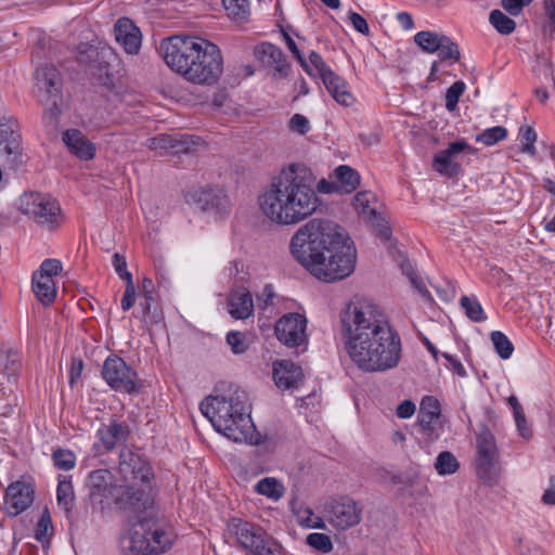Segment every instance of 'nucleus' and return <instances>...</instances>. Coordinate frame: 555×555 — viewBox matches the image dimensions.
Returning a JSON list of instances; mask_svg holds the SVG:
<instances>
[{"mask_svg":"<svg viewBox=\"0 0 555 555\" xmlns=\"http://www.w3.org/2000/svg\"><path fill=\"white\" fill-rule=\"evenodd\" d=\"M340 333L351 361L363 372L393 369L401 357V339L384 311L367 299H353L340 313Z\"/></svg>","mask_w":555,"mask_h":555,"instance_id":"f257e3e1","label":"nucleus"},{"mask_svg":"<svg viewBox=\"0 0 555 555\" xmlns=\"http://www.w3.org/2000/svg\"><path fill=\"white\" fill-rule=\"evenodd\" d=\"M291 251L317 279L331 283L349 276L357 261L353 242L331 220L312 219L291 240Z\"/></svg>","mask_w":555,"mask_h":555,"instance_id":"f03ea898","label":"nucleus"},{"mask_svg":"<svg viewBox=\"0 0 555 555\" xmlns=\"http://www.w3.org/2000/svg\"><path fill=\"white\" fill-rule=\"evenodd\" d=\"M258 202L263 215L280 225L298 224L321 205L312 172L304 164L284 167L259 195Z\"/></svg>","mask_w":555,"mask_h":555,"instance_id":"7ed1b4c3","label":"nucleus"},{"mask_svg":"<svg viewBox=\"0 0 555 555\" xmlns=\"http://www.w3.org/2000/svg\"><path fill=\"white\" fill-rule=\"evenodd\" d=\"M159 52L172 70L195 85L212 86L223 73L219 47L201 37L171 36L162 40Z\"/></svg>","mask_w":555,"mask_h":555,"instance_id":"20e7f679","label":"nucleus"},{"mask_svg":"<svg viewBox=\"0 0 555 555\" xmlns=\"http://www.w3.org/2000/svg\"><path fill=\"white\" fill-rule=\"evenodd\" d=\"M129 503L130 508L141 512L139 527L147 537L150 554H160L170 548L173 541L172 533L159 524L149 495L144 491H133Z\"/></svg>","mask_w":555,"mask_h":555,"instance_id":"39448f33","label":"nucleus"},{"mask_svg":"<svg viewBox=\"0 0 555 555\" xmlns=\"http://www.w3.org/2000/svg\"><path fill=\"white\" fill-rule=\"evenodd\" d=\"M472 427L476 433L475 473L485 485L493 486L498 482L501 472L495 438L482 422L472 424Z\"/></svg>","mask_w":555,"mask_h":555,"instance_id":"423d86ee","label":"nucleus"},{"mask_svg":"<svg viewBox=\"0 0 555 555\" xmlns=\"http://www.w3.org/2000/svg\"><path fill=\"white\" fill-rule=\"evenodd\" d=\"M230 535L241 548L253 555H283L282 545L262 528L241 518H232L228 524Z\"/></svg>","mask_w":555,"mask_h":555,"instance_id":"0eeeda50","label":"nucleus"},{"mask_svg":"<svg viewBox=\"0 0 555 555\" xmlns=\"http://www.w3.org/2000/svg\"><path fill=\"white\" fill-rule=\"evenodd\" d=\"M35 78L39 90L44 92L46 99H41V102L47 106L43 121L51 130H56L59 116L62 113L60 73L53 65L47 64L36 70Z\"/></svg>","mask_w":555,"mask_h":555,"instance_id":"6e6552de","label":"nucleus"},{"mask_svg":"<svg viewBox=\"0 0 555 555\" xmlns=\"http://www.w3.org/2000/svg\"><path fill=\"white\" fill-rule=\"evenodd\" d=\"M21 210L38 225L49 231L63 222L60 204L48 194L37 192L24 194L21 197Z\"/></svg>","mask_w":555,"mask_h":555,"instance_id":"1a4fd4ad","label":"nucleus"},{"mask_svg":"<svg viewBox=\"0 0 555 555\" xmlns=\"http://www.w3.org/2000/svg\"><path fill=\"white\" fill-rule=\"evenodd\" d=\"M104 380L116 391L138 393L142 382L137 372L117 356L106 358L102 367Z\"/></svg>","mask_w":555,"mask_h":555,"instance_id":"9d476101","label":"nucleus"},{"mask_svg":"<svg viewBox=\"0 0 555 555\" xmlns=\"http://www.w3.org/2000/svg\"><path fill=\"white\" fill-rule=\"evenodd\" d=\"M310 63L313 66L312 76H319L322 79L326 90L338 104L351 106L354 103L356 99L345 79L334 73L319 53L310 52Z\"/></svg>","mask_w":555,"mask_h":555,"instance_id":"9b49d317","label":"nucleus"},{"mask_svg":"<svg viewBox=\"0 0 555 555\" xmlns=\"http://www.w3.org/2000/svg\"><path fill=\"white\" fill-rule=\"evenodd\" d=\"M214 429L234 442L259 444L261 435L253 418H206Z\"/></svg>","mask_w":555,"mask_h":555,"instance_id":"f8f14e48","label":"nucleus"},{"mask_svg":"<svg viewBox=\"0 0 555 555\" xmlns=\"http://www.w3.org/2000/svg\"><path fill=\"white\" fill-rule=\"evenodd\" d=\"M113 476L107 469H96L89 474L88 486L91 495H101L105 499H113L120 505L130 507V498L133 491H142L134 487L113 486Z\"/></svg>","mask_w":555,"mask_h":555,"instance_id":"ddd939ff","label":"nucleus"},{"mask_svg":"<svg viewBox=\"0 0 555 555\" xmlns=\"http://www.w3.org/2000/svg\"><path fill=\"white\" fill-rule=\"evenodd\" d=\"M327 521L337 529H348L361 521L362 508L349 498L331 501L325 509Z\"/></svg>","mask_w":555,"mask_h":555,"instance_id":"4468645a","label":"nucleus"},{"mask_svg":"<svg viewBox=\"0 0 555 555\" xmlns=\"http://www.w3.org/2000/svg\"><path fill=\"white\" fill-rule=\"evenodd\" d=\"M307 320L300 313L283 315L275 324L278 339L287 347H298L307 341Z\"/></svg>","mask_w":555,"mask_h":555,"instance_id":"2eb2a0df","label":"nucleus"},{"mask_svg":"<svg viewBox=\"0 0 555 555\" xmlns=\"http://www.w3.org/2000/svg\"><path fill=\"white\" fill-rule=\"evenodd\" d=\"M119 472L125 479L149 482L152 475L149 463L133 449L125 447L119 454Z\"/></svg>","mask_w":555,"mask_h":555,"instance_id":"dca6fc26","label":"nucleus"},{"mask_svg":"<svg viewBox=\"0 0 555 555\" xmlns=\"http://www.w3.org/2000/svg\"><path fill=\"white\" fill-rule=\"evenodd\" d=\"M254 54L264 66L273 68L274 78L282 79L288 76L291 64L283 51L275 44L262 42L255 47Z\"/></svg>","mask_w":555,"mask_h":555,"instance_id":"f3484780","label":"nucleus"},{"mask_svg":"<svg viewBox=\"0 0 555 555\" xmlns=\"http://www.w3.org/2000/svg\"><path fill=\"white\" fill-rule=\"evenodd\" d=\"M474 151L465 140L452 142L446 150L435 155L434 167L441 175L448 177L457 176L461 171V166L455 162L456 156L463 152L473 153Z\"/></svg>","mask_w":555,"mask_h":555,"instance_id":"a211bd4d","label":"nucleus"},{"mask_svg":"<svg viewBox=\"0 0 555 555\" xmlns=\"http://www.w3.org/2000/svg\"><path fill=\"white\" fill-rule=\"evenodd\" d=\"M18 129V121L13 116L0 118V153L12 157V163H17L21 156Z\"/></svg>","mask_w":555,"mask_h":555,"instance_id":"6ab92c4d","label":"nucleus"},{"mask_svg":"<svg viewBox=\"0 0 555 555\" xmlns=\"http://www.w3.org/2000/svg\"><path fill=\"white\" fill-rule=\"evenodd\" d=\"M34 501V490L30 485L16 481L7 489L5 508L7 512L16 516L27 509Z\"/></svg>","mask_w":555,"mask_h":555,"instance_id":"aec40b11","label":"nucleus"},{"mask_svg":"<svg viewBox=\"0 0 555 555\" xmlns=\"http://www.w3.org/2000/svg\"><path fill=\"white\" fill-rule=\"evenodd\" d=\"M114 33L116 41L128 54H137L140 51L141 31L130 18H119L114 26Z\"/></svg>","mask_w":555,"mask_h":555,"instance_id":"412c9836","label":"nucleus"},{"mask_svg":"<svg viewBox=\"0 0 555 555\" xmlns=\"http://www.w3.org/2000/svg\"><path fill=\"white\" fill-rule=\"evenodd\" d=\"M69 152L80 160H91L96 153L95 144L92 143L80 130L67 129L62 138Z\"/></svg>","mask_w":555,"mask_h":555,"instance_id":"4be33fe9","label":"nucleus"},{"mask_svg":"<svg viewBox=\"0 0 555 555\" xmlns=\"http://www.w3.org/2000/svg\"><path fill=\"white\" fill-rule=\"evenodd\" d=\"M302 378L301 369L293 362L280 361L273 365V379L278 388L292 389Z\"/></svg>","mask_w":555,"mask_h":555,"instance_id":"5701e85b","label":"nucleus"},{"mask_svg":"<svg viewBox=\"0 0 555 555\" xmlns=\"http://www.w3.org/2000/svg\"><path fill=\"white\" fill-rule=\"evenodd\" d=\"M147 537L139 527V521L133 526L132 530L124 535L119 541L122 555H147L149 552Z\"/></svg>","mask_w":555,"mask_h":555,"instance_id":"b1692460","label":"nucleus"},{"mask_svg":"<svg viewBox=\"0 0 555 555\" xmlns=\"http://www.w3.org/2000/svg\"><path fill=\"white\" fill-rule=\"evenodd\" d=\"M129 427L125 422L111 420L108 424H104L99 430V437L104 448L109 451L116 444L125 442L129 436Z\"/></svg>","mask_w":555,"mask_h":555,"instance_id":"393cba45","label":"nucleus"},{"mask_svg":"<svg viewBox=\"0 0 555 555\" xmlns=\"http://www.w3.org/2000/svg\"><path fill=\"white\" fill-rule=\"evenodd\" d=\"M228 306L232 318L247 319L254 311L251 294L247 289L232 292L229 296Z\"/></svg>","mask_w":555,"mask_h":555,"instance_id":"a878e982","label":"nucleus"},{"mask_svg":"<svg viewBox=\"0 0 555 555\" xmlns=\"http://www.w3.org/2000/svg\"><path fill=\"white\" fill-rule=\"evenodd\" d=\"M186 202L202 211L216 207L217 195L211 188H196L186 194Z\"/></svg>","mask_w":555,"mask_h":555,"instance_id":"bb28decb","label":"nucleus"},{"mask_svg":"<svg viewBox=\"0 0 555 555\" xmlns=\"http://www.w3.org/2000/svg\"><path fill=\"white\" fill-rule=\"evenodd\" d=\"M33 291L36 298L43 305L49 306L54 302L56 297V287L53 280L48 278L33 275Z\"/></svg>","mask_w":555,"mask_h":555,"instance_id":"cd10ccee","label":"nucleus"},{"mask_svg":"<svg viewBox=\"0 0 555 555\" xmlns=\"http://www.w3.org/2000/svg\"><path fill=\"white\" fill-rule=\"evenodd\" d=\"M227 416H251V402L243 390H235L228 402Z\"/></svg>","mask_w":555,"mask_h":555,"instance_id":"c85d7f7f","label":"nucleus"},{"mask_svg":"<svg viewBox=\"0 0 555 555\" xmlns=\"http://www.w3.org/2000/svg\"><path fill=\"white\" fill-rule=\"evenodd\" d=\"M390 476V483L399 486V490L404 492L414 487L420 479V470L417 466H410L402 473L385 472Z\"/></svg>","mask_w":555,"mask_h":555,"instance_id":"c756f323","label":"nucleus"},{"mask_svg":"<svg viewBox=\"0 0 555 555\" xmlns=\"http://www.w3.org/2000/svg\"><path fill=\"white\" fill-rule=\"evenodd\" d=\"M335 176L339 190L345 193L354 191L360 184L359 173L347 165H341L336 168Z\"/></svg>","mask_w":555,"mask_h":555,"instance_id":"7c9ffc66","label":"nucleus"},{"mask_svg":"<svg viewBox=\"0 0 555 555\" xmlns=\"http://www.w3.org/2000/svg\"><path fill=\"white\" fill-rule=\"evenodd\" d=\"M22 367L18 356L11 351H0V375L10 382L15 379Z\"/></svg>","mask_w":555,"mask_h":555,"instance_id":"2f4dec72","label":"nucleus"},{"mask_svg":"<svg viewBox=\"0 0 555 555\" xmlns=\"http://www.w3.org/2000/svg\"><path fill=\"white\" fill-rule=\"evenodd\" d=\"M443 37V34H438L429 30H422L414 36V42L424 52L433 54L437 52Z\"/></svg>","mask_w":555,"mask_h":555,"instance_id":"473e14b6","label":"nucleus"},{"mask_svg":"<svg viewBox=\"0 0 555 555\" xmlns=\"http://www.w3.org/2000/svg\"><path fill=\"white\" fill-rule=\"evenodd\" d=\"M256 491L273 501L280 500L284 494V487L275 478L266 477L257 482Z\"/></svg>","mask_w":555,"mask_h":555,"instance_id":"72a5a7b5","label":"nucleus"},{"mask_svg":"<svg viewBox=\"0 0 555 555\" xmlns=\"http://www.w3.org/2000/svg\"><path fill=\"white\" fill-rule=\"evenodd\" d=\"M375 195L367 191L359 192L354 196L353 206L364 220L372 219L377 214L376 209L371 207V203L375 202Z\"/></svg>","mask_w":555,"mask_h":555,"instance_id":"f704fd0d","label":"nucleus"},{"mask_svg":"<svg viewBox=\"0 0 555 555\" xmlns=\"http://www.w3.org/2000/svg\"><path fill=\"white\" fill-rule=\"evenodd\" d=\"M57 504L63 507L66 513H69L75 501V493L73 485L69 479L64 477L59 480L56 489Z\"/></svg>","mask_w":555,"mask_h":555,"instance_id":"c9c22d12","label":"nucleus"},{"mask_svg":"<svg viewBox=\"0 0 555 555\" xmlns=\"http://www.w3.org/2000/svg\"><path fill=\"white\" fill-rule=\"evenodd\" d=\"M228 401L224 397L207 396L199 404V410L203 416H216L222 411L227 412Z\"/></svg>","mask_w":555,"mask_h":555,"instance_id":"e433bc0d","label":"nucleus"},{"mask_svg":"<svg viewBox=\"0 0 555 555\" xmlns=\"http://www.w3.org/2000/svg\"><path fill=\"white\" fill-rule=\"evenodd\" d=\"M461 307L469 320L478 323L487 320V315L476 297L463 296Z\"/></svg>","mask_w":555,"mask_h":555,"instance_id":"4c0bfd02","label":"nucleus"},{"mask_svg":"<svg viewBox=\"0 0 555 555\" xmlns=\"http://www.w3.org/2000/svg\"><path fill=\"white\" fill-rule=\"evenodd\" d=\"M228 15L237 22L246 21L249 14L248 0H222Z\"/></svg>","mask_w":555,"mask_h":555,"instance_id":"58836bf2","label":"nucleus"},{"mask_svg":"<svg viewBox=\"0 0 555 555\" xmlns=\"http://www.w3.org/2000/svg\"><path fill=\"white\" fill-rule=\"evenodd\" d=\"M54 528L52 525V519L49 511L46 508L37 522L36 529H35V539L38 542H41L43 545L46 543H49L52 534H53Z\"/></svg>","mask_w":555,"mask_h":555,"instance_id":"ea45409f","label":"nucleus"},{"mask_svg":"<svg viewBox=\"0 0 555 555\" xmlns=\"http://www.w3.org/2000/svg\"><path fill=\"white\" fill-rule=\"evenodd\" d=\"M198 144V139L195 140L193 137L188 134L172 135L170 153L175 155L191 153L195 151V146Z\"/></svg>","mask_w":555,"mask_h":555,"instance_id":"a19ab883","label":"nucleus"},{"mask_svg":"<svg viewBox=\"0 0 555 555\" xmlns=\"http://www.w3.org/2000/svg\"><path fill=\"white\" fill-rule=\"evenodd\" d=\"M489 21L491 25L503 35H509L515 30L516 23L500 10H493L490 13Z\"/></svg>","mask_w":555,"mask_h":555,"instance_id":"79ce46f5","label":"nucleus"},{"mask_svg":"<svg viewBox=\"0 0 555 555\" xmlns=\"http://www.w3.org/2000/svg\"><path fill=\"white\" fill-rule=\"evenodd\" d=\"M436 53H438L441 61H451L455 63L461 59L459 46L447 35L442 38Z\"/></svg>","mask_w":555,"mask_h":555,"instance_id":"37998d69","label":"nucleus"},{"mask_svg":"<svg viewBox=\"0 0 555 555\" xmlns=\"http://www.w3.org/2000/svg\"><path fill=\"white\" fill-rule=\"evenodd\" d=\"M459 466L456 457L449 451L441 452L435 463V468L439 475L454 474Z\"/></svg>","mask_w":555,"mask_h":555,"instance_id":"c03bdc74","label":"nucleus"},{"mask_svg":"<svg viewBox=\"0 0 555 555\" xmlns=\"http://www.w3.org/2000/svg\"><path fill=\"white\" fill-rule=\"evenodd\" d=\"M491 341L494 346L496 353L502 359L506 360L512 356L514 351V346L504 333L500 331L492 332Z\"/></svg>","mask_w":555,"mask_h":555,"instance_id":"a18cd8bd","label":"nucleus"},{"mask_svg":"<svg viewBox=\"0 0 555 555\" xmlns=\"http://www.w3.org/2000/svg\"><path fill=\"white\" fill-rule=\"evenodd\" d=\"M416 427L421 434L425 435L428 439L434 440L440 436L443 424L441 418H421L416 423Z\"/></svg>","mask_w":555,"mask_h":555,"instance_id":"49530a36","label":"nucleus"},{"mask_svg":"<svg viewBox=\"0 0 555 555\" xmlns=\"http://www.w3.org/2000/svg\"><path fill=\"white\" fill-rule=\"evenodd\" d=\"M507 137V130L502 126H495L483 130L476 137V141L487 146L496 144Z\"/></svg>","mask_w":555,"mask_h":555,"instance_id":"de8ad7c7","label":"nucleus"},{"mask_svg":"<svg viewBox=\"0 0 555 555\" xmlns=\"http://www.w3.org/2000/svg\"><path fill=\"white\" fill-rule=\"evenodd\" d=\"M281 33H282V36H283L285 42H286V46H287L288 50L292 52L294 57L299 62V64L301 65L304 70L308 75L312 76L313 75V70H312L313 66L310 63V59L307 61L302 56V54H301L299 48L297 47L295 40L291 37V35L284 28L281 29Z\"/></svg>","mask_w":555,"mask_h":555,"instance_id":"09e8293b","label":"nucleus"},{"mask_svg":"<svg viewBox=\"0 0 555 555\" xmlns=\"http://www.w3.org/2000/svg\"><path fill=\"white\" fill-rule=\"evenodd\" d=\"M466 89L465 83L462 80L453 82L446 92V108L449 112H453L456 108L460 98Z\"/></svg>","mask_w":555,"mask_h":555,"instance_id":"8fccbe9b","label":"nucleus"},{"mask_svg":"<svg viewBox=\"0 0 555 555\" xmlns=\"http://www.w3.org/2000/svg\"><path fill=\"white\" fill-rule=\"evenodd\" d=\"M63 267L60 260L54 258H48L42 261L38 271L34 272L33 275L37 278H48V280H53L54 276L59 275L62 271Z\"/></svg>","mask_w":555,"mask_h":555,"instance_id":"3c124183","label":"nucleus"},{"mask_svg":"<svg viewBox=\"0 0 555 555\" xmlns=\"http://www.w3.org/2000/svg\"><path fill=\"white\" fill-rule=\"evenodd\" d=\"M441 404L434 396H425L420 402V416H441Z\"/></svg>","mask_w":555,"mask_h":555,"instance_id":"603ef678","label":"nucleus"},{"mask_svg":"<svg viewBox=\"0 0 555 555\" xmlns=\"http://www.w3.org/2000/svg\"><path fill=\"white\" fill-rule=\"evenodd\" d=\"M172 142V135L160 134L146 140L145 145L152 151L158 152L159 155L170 153V146Z\"/></svg>","mask_w":555,"mask_h":555,"instance_id":"864d4df0","label":"nucleus"},{"mask_svg":"<svg viewBox=\"0 0 555 555\" xmlns=\"http://www.w3.org/2000/svg\"><path fill=\"white\" fill-rule=\"evenodd\" d=\"M309 546L322 553H330L333 548V543L328 535L324 533H310L306 539Z\"/></svg>","mask_w":555,"mask_h":555,"instance_id":"5fc2aeb1","label":"nucleus"},{"mask_svg":"<svg viewBox=\"0 0 555 555\" xmlns=\"http://www.w3.org/2000/svg\"><path fill=\"white\" fill-rule=\"evenodd\" d=\"M519 138L521 142V152L534 155L537 134L530 126L521 127L519 129Z\"/></svg>","mask_w":555,"mask_h":555,"instance_id":"6e6d98bb","label":"nucleus"},{"mask_svg":"<svg viewBox=\"0 0 555 555\" xmlns=\"http://www.w3.org/2000/svg\"><path fill=\"white\" fill-rule=\"evenodd\" d=\"M52 457L55 466L63 470L72 469L76 463V457L69 450L59 449L53 452Z\"/></svg>","mask_w":555,"mask_h":555,"instance_id":"4d7b16f0","label":"nucleus"},{"mask_svg":"<svg viewBox=\"0 0 555 555\" xmlns=\"http://www.w3.org/2000/svg\"><path fill=\"white\" fill-rule=\"evenodd\" d=\"M366 221L371 223L377 237H379L384 242L390 240L391 229L384 218L375 214V217H372V219H367Z\"/></svg>","mask_w":555,"mask_h":555,"instance_id":"13d9d810","label":"nucleus"},{"mask_svg":"<svg viewBox=\"0 0 555 555\" xmlns=\"http://www.w3.org/2000/svg\"><path fill=\"white\" fill-rule=\"evenodd\" d=\"M227 343L231 347L233 353L241 354L247 350V341L241 332H230L227 335Z\"/></svg>","mask_w":555,"mask_h":555,"instance_id":"bf43d9fd","label":"nucleus"},{"mask_svg":"<svg viewBox=\"0 0 555 555\" xmlns=\"http://www.w3.org/2000/svg\"><path fill=\"white\" fill-rule=\"evenodd\" d=\"M402 272L409 276L412 285L417 289L420 294H422L425 297H429V292L426 289L425 285L413 271V268L410 262H404L401 264Z\"/></svg>","mask_w":555,"mask_h":555,"instance_id":"052dcab7","label":"nucleus"},{"mask_svg":"<svg viewBox=\"0 0 555 555\" xmlns=\"http://www.w3.org/2000/svg\"><path fill=\"white\" fill-rule=\"evenodd\" d=\"M134 302H135V287L133 284V280L128 279V281H126L125 293H124V296H122L121 302H120L121 309L124 311H128L133 307Z\"/></svg>","mask_w":555,"mask_h":555,"instance_id":"680f3d73","label":"nucleus"},{"mask_svg":"<svg viewBox=\"0 0 555 555\" xmlns=\"http://www.w3.org/2000/svg\"><path fill=\"white\" fill-rule=\"evenodd\" d=\"M300 522L310 528H324L321 517L317 516L310 508H305L299 514Z\"/></svg>","mask_w":555,"mask_h":555,"instance_id":"e2e57ef3","label":"nucleus"},{"mask_svg":"<svg viewBox=\"0 0 555 555\" xmlns=\"http://www.w3.org/2000/svg\"><path fill=\"white\" fill-rule=\"evenodd\" d=\"M289 129L299 134H306L310 130V122L307 117L301 114H295L289 119Z\"/></svg>","mask_w":555,"mask_h":555,"instance_id":"0e129e2a","label":"nucleus"},{"mask_svg":"<svg viewBox=\"0 0 555 555\" xmlns=\"http://www.w3.org/2000/svg\"><path fill=\"white\" fill-rule=\"evenodd\" d=\"M113 267L120 279L125 281L132 279V274L127 270L126 258L118 253L113 255Z\"/></svg>","mask_w":555,"mask_h":555,"instance_id":"69168bd1","label":"nucleus"},{"mask_svg":"<svg viewBox=\"0 0 555 555\" xmlns=\"http://www.w3.org/2000/svg\"><path fill=\"white\" fill-rule=\"evenodd\" d=\"M274 292L271 285H266L263 291L257 295V306L264 310L273 304Z\"/></svg>","mask_w":555,"mask_h":555,"instance_id":"338daca9","label":"nucleus"},{"mask_svg":"<svg viewBox=\"0 0 555 555\" xmlns=\"http://www.w3.org/2000/svg\"><path fill=\"white\" fill-rule=\"evenodd\" d=\"M542 503L548 506H555V476L548 478L547 488L542 495Z\"/></svg>","mask_w":555,"mask_h":555,"instance_id":"774afa93","label":"nucleus"}]
</instances>
